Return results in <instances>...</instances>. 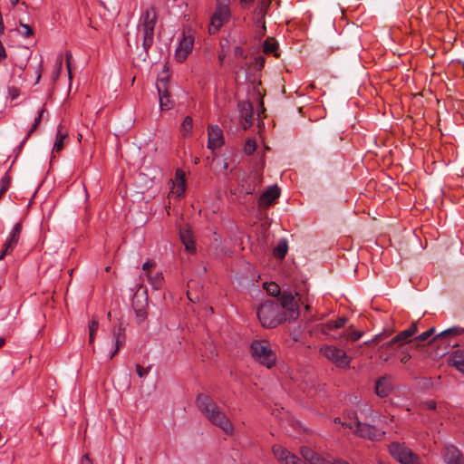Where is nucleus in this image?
Wrapping results in <instances>:
<instances>
[{"label":"nucleus","mask_w":464,"mask_h":464,"mask_svg":"<svg viewBox=\"0 0 464 464\" xmlns=\"http://www.w3.org/2000/svg\"><path fill=\"white\" fill-rule=\"evenodd\" d=\"M5 193L0 190V198L3 197Z\"/></svg>","instance_id":"nucleus-62"},{"label":"nucleus","mask_w":464,"mask_h":464,"mask_svg":"<svg viewBox=\"0 0 464 464\" xmlns=\"http://www.w3.org/2000/svg\"><path fill=\"white\" fill-rule=\"evenodd\" d=\"M80 464H92L91 459L89 458L88 454H85L82 456Z\"/></svg>","instance_id":"nucleus-53"},{"label":"nucleus","mask_w":464,"mask_h":464,"mask_svg":"<svg viewBox=\"0 0 464 464\" xmlns=\"http://www.w3.org/2000/svg\"><path fill=\"white\" fill-rule=\"evenodd\" d=\"M362 334H363V332L353 330L352 327H350L349 329H347L344 332L343 336L348 341L355 342V341L359 340L362 336Z\"/></svg>","instance_id":"nucleus-34"},{"label":"nucleus","mask_w":464,"mask_h":464,"mask_svg":"<svg viewBox=\"0 0 464 464\" xmlns=\"http://www.w3.org/2000/svg\"><path fill=\"white\" fill-rule=\"evenodd\" d=\"M6 58V52L5 49V46L3 45L2 42L0 41V62Z\"/></svg>","instance_id":"nucleus-52"},{"label":"nucleus","mask_w":464,"mask_h":464,"mask_svg":"<svg viewBox=\"0 0 464 464\" xmlns=\"http://www.w3.org/2000/svg\"><path fill=\"white\" fill-rule=\"evenodd\" d=\"M300 453L304 459L309 464H336L339 459L329 460L314 451L311 448L304 446L300 449Z\"/></svg>","instance_id":"nucleus-13"},{"label":"nucleus","mask_w":464,"mask_h":464,"mask_svg":"<svg viewBox=\"0 0 464 464\" xmlns=\"http://www.w3.org/2000/svg\"><path fill=\"white\" fill-rule=\"evenodd\" d=\"M300 453L304 459L309 464H336L339 459L329 460L314 451L311 448L304 446L300 449Z\"/></svg>","instance_id":"nucleus-14"},{"label":"nucleus","mask_w":464,"mask_h":464,"mask_svg":"<svg viewBox=\"0 0 464 464\" xmlns=\"http://www.w3.org/2000/svg\"><path fill=\"white\" fill-rule=\"evenodd\" d=\"M272 450L275 457L284 464H305L303 463L302 460L297 456L291 453L289 450H287L281 445L273 446Z\"/></svg>","instance_id":"nucleus-12"},{"label":"nucleus","mask_w":464,"mask_h":464,"mask_svg":"<svg viewBox=\"0 0 464 464\" xmlns=\"http://www.w3.org/2000/svg\"><path fill=\"white\" fill-rule=\"evenodd\" d=\"M193 120L190 116H186L181 123L180 131L183 137H189L192 133Z\"/></svg>","instance_id":"nucleus-29"},{"label":"nucleus","mask_w":464,"mask_h":464,"mask_svg":"<svg viewBox=\"0 0 464 464\" xmlns=\"http://www.w3.org/2000/svg\"><path fill=\"white\" fill-rule=\"evenodd\" d=\"M234 54L236 57L245 58L246 53L245 50L241 46H236L234 49Z\"/></svg>","instance_id":"nucleus-45"},{"label":"nucleus","mask_w":464,"mask_h":464,"mask_svg":"<svg viewBox=\"0 0 464 464\" xmlns=\"http://www.w3.org/2000/svg\"><path fill=\"white\" fill-rule=\"evenodd\" d=\"M398 343L394 341V338H392L390 341L382 343L379 348L380 358L384 362L389 361V357H384V351L392 353L394 351L398 350Z\"/></svg>","instance_id":"nucleus-24"},{"label":"nucleus","mask_w":464,"mask_h":464,"mask_svg":"<svg viewBox=\"0 0 464 464\" xmlns=\"http://www.w3.org/2000/svg\"><path fill=\"white\" fill-rule=\"evenodd\" d=\"M44 112V109H41L39 111H38V116L34 119V124L32 125V127L30 128V130H28L27 134L25 135V137L23 139V140L21 141L20 143V148H22L26 140H28V138L36 130V129L38 128V125L40 124L41 121H42V117H43V114Z\"/></svg>","instance_id":"nucleus-28"},{"label":"nucleus","mask_w":464,"mask_h":464,"mask_svg":"<svg viewBox=\"0 0 464 464\" xmlns=\"http://www.w3.org/2000/svg\"><path fill=\"white\" fill-rule=\"evenodd\" d=\"M280 196V188L276 186H269L259 197L260 206H270Z\"/></svg>","instance_id":"nucleus-19"},{"label":"nucleus","mask_w":464,"mask_h":464,"mask_svg":"<svg viewBox=\"0 0 464 464\" xmlns=\"http://www.w3.org/2000/svg\"><path fill=\"white\" fill-rule=\"evenodd\" d=\"M444 460L448 464H464V457L460 453L459 450L453 445L445 447Z\"/></svg>","instance_id":"nucleus-18"},{"label":"nucleus","mask_w":464,"mask_h":464,"mask_svg":"<svg viewBox=\"0 0 464 464\" xmlns=\"http://www.w3.org/2000/svg\"><path fill=\"white\" fill-rule=\"evenodd\" d=\"M249 107H250V111L246 112V115L244 116V120H245V122H246L244 124V129H246L247 126L251 125V123H252V115H253L252 106L249 104Z\"/></svg>","instance_id":"nucleus-44"},{"label":"nucleus","mask_w":464,"mask_h":464,"mask_svg":"<svg viewBox=\"0 0 464 464\" xmlns=\"http://www.w3.org/2000/svg\"><path fill=\"white\" fill-rule=\"evenodd\" d=\"M154 266V262L148 260L142 265V269L145 271V274L150 272L149 270Z\"/></svg>","instance_id":"nucleus-47"},{"label":"nucleus","mask_w":464,"mask_h":464,"mask_svg":"<svg viewBox=\"0 0 464 464\" xmlns=\"http://www.w3.org/2000/svg\"><path fill=\"white\" fill-rule=\"evenodd\" d=\"M392 391L391 377L388 375L379 378L374 386V392L380 398L387 397Z\"/></svg>","instance_id":"nucleus-17"},{"label":"nucleus","mask_w":464,"mask_h":464,"mask_svg":"<svg viewBox=\"0 0 464 464\" xmlns=\"http://www.w3.org/2000/svg\"><path fill=\"white\" fill-rule=\"evenodd\" d=\"M22 228L23 226L21 222H18L14 226L6 241L4 244V248L3 251L1 252L0 259H3L5 256L13 252V250L16 247L20 239Z\"/></svg>","instance_id":"nucleus-10"},{"label":"nucleus","mask_w":464,"mask_h":464,"mask_svg":"<svg viewBox=\"0 0 464 464\" xmlns=\"http://www.w3.org/2000/svg\"><path fill=\"white\" fill-rule=\"evenodd\" d=\"M434 333H435V328L431 327L429 330H427L426 332H424V333L420 334V335H418L417 337H415L413 339V341L417 345H420L421 343L428 341L434 334Z\"/></svg>","instance_id":"nucleus-33"},{"label":"nucleus","mask_w":464,"mask_h":464,"mask_svg":"<svg viewBox=\"0 0 464 464\" xmlns=\"http://www.w3.org/2000/svg\"><path fill=\"white\" fill-rule=\"evenodd\" d=\"M146 277L155 290H159L162 287L164 277L161 272H158L154 276H152L150 272H148L146 273Z\"/></svg>","instance_id":"nucleus-26"},{"label":"nucleus","mask_w":464,"mask_h":464,"mask_svg":"<svg viewBox=\"0 0 464 464\" xmlns=\"http://www.w3.org/2000/svg\"><path fill=\"white\" fill-rule=\"evenodd\" d=\"M336 464H349V463L346 461H343V460H338Z\"/></svg>","instance_id":"nucleus-59"},{"label":"nucleus","mask_w":464,"mask_h":464,"mask_svg":"<svg viewBox=\"0 0 464 464\" xmlns=\"http://www.w3.org/2000/svg\"><path fill=\"white\" fill-rule=\"evenodd\" d=\"M105 270H106L107 272H109V271H110V266L106 267V269H105Z\"/></svg>","instance_id":"nucleus-64"},{"label":"nucleus","mask_w":464,"mask_h":464,"mask_svg":"<svg viewBox=\"0 0 464 464\" xmlns=\"http://www.w3.org/2000/svg\"><path fill=\"white\" fill-rule=\"evenodd\" d=\"M256 149V141L251 139H247L246 140L245 146H244V151L246 155H252Z\"/></svg>","instance_id":"nucleus-36"},{"label":"nucleus","mask_w":464,"mask_h":464,"mask_svg":"<svg viewBox=\"0 0 464 464\" xmlns=\"http://www.w3.org/2000/svg\"><path fill=\"white\" fill-rule=\"evenodd\" d=\"M464 333V328H460L459 326H452L447 330L442 331L438 335H436L432 341L442 340L444 338L450 336H457Z\"/></svg>","instance_id":"nucleus-25"},{"label":"nucleus","mask_w":464,"mask_h":464,"mask_svg":"<svg viewBox=\"0 0 464 464\" xmlns=\"http://www.w3.org/2000/svg\"><path fill=\"white\" fill-rule=\"evenodd\" d=\"M391 354H392V353H387V352H385V351H384V357H389V358H390Z\"/></svg>","instance_id":"nucleus-61"},{"label":"nucleus","mask_w":464,"mask_h":464,"mask_svg":"<svg viewBox=\"0 0 464 464\" xmlns=\"http://www.w3.org/2000/svg\"><path fill=\"white\" fill-rule=\"evenodd\" d=\"M11 184V177L6 173L5 176L1 179V187L0 190L4 193H5Z\"/></svg>","instance_id":"nucleus-39"},{"label":"nucleus","mask_w":464,"mask_h":464,"mask_svg":"<svg viewBox=\"0 0 464 464\" xmlns=\"http://www.w3.org/2000/svg\"><path fill=\"white\" fill-rule=\"evenodd\" d=\"M150 370L151 365H149L147 368H143L141 365L136 364V372L140 378L146 377Z\"/></svg>","instance_id":"nucleus-40"},{"label":"nucleus","mask_w":464,"mask_h":464,"mask_svg":"<svg viewBox=\"0 0 464 464\" xmlns=\"http://www.w3.org/2000/svg\"><path fill=\"white\" fill-rule=\"evenodd\" d=\"M250 352L255 361L267 369L273 368L276 363V350L271 343L266 339L254 340L250 344Z\"/></svg>","instance_id":"nucleus-4"},{"label":"nucleus","mask_w":464,"mask_h":464,"mask_svg":"<svg viewBox=\"0 0 464 464\" xmlns=\"http://www.w3.org/2000/svg\"><path fill=\"white\" fill-rule=\"evenodd\" d=\"M256 26L261 27L263 29V34H266V20H265L266 15L256 14Z\"/></svg>","instance_id":"nucleus-42"},{"label":"nucleus","mask_w":464,"mask_h":464,"mask_svg":"<svg viewBox=\"0 0 464 464\" xmlns=\"http://www.w3.org/2000/svg\"><path fill=\"white\" fill-rule=\"evenodd\" d=\"M136 316L140 320H144L147 317V313L144 309H138L135 311Z\"/></svg>","instance_id":"nucleus-48"},{"label":"nucleus","mask_w":464,"mask_h":464,"mask_svg":"<svg viewBox=\"0 0 464 464\" xmlns=\"http://www.w3.org/2000/svg\"><path fill=\"white\" fill-rule=\"evenodd\" d=\"M196 402L199 411L212 424L220 428L227 435L233 433V424L209 395L199 393Z\"/></svg>","instance_id":"nucleus-2"},{"label":"nucleus","mask_w":464,"mask_h":464,"mask_svg":"<svg viewBox=\"0 0 464 464\" xmlns=\"http://www.w3.org/2000/svg\"><path fill=\"white\" fill-rule=\"evenodd\" d=\"M219 60L222 62L224 60V56H219Z\"/></svg>","instance_id":"nucleus-63"},{"label":"nucleus","mask_w":464,"mask_h":464,"mask_svg":"<svg viewBox=\"0 0 464 464\" xmlns=\"http://www.w3.org/2000/svg\"><path fill=\"white\" fill-rule=\"evenodd\" d=\"M62 63H63L62 58H59V59H58V62H57L59 70H60V69H61V67H62Z\"/></svg>","instance_id":"nucleus-58"},{"label":"nucleus","mask_w":464,"mask_h":464,"mask_svg":"<svg viewBox=\"0 0 464 464\" xmlns=\"http://www.w3.org/2000/svg\"><path fill=\"white\" fill-rule=\"evenodd\" d=\"M176 179H177V188L176 194L180 197L185 193L186 185H185V177L184 173L181 170H177L176 172Z\"/></svg>","instance_id":"nucleus-30"},{"label":"nucleus","mask_w":464,"mask_h":464,"mask_svg":"<svg viewBox=\"0 0 464 464\" xmlns=\"http://www.w3.org/2000/svg\"><path fill=\"white\" fill-rule=\"evenodd\" d=\"M418 332V324L412 323L409 328L400 332L396 336H394V341L397 342L398 347L401 348L407 343H414L411 338Z\"/></svg>","instance_id":"nucleus-16"},{"label":"nucleus","mask_w":464,"mask_h":464,"mask_svg":"<svg viewBox=\"0 0 464 464\" xmlns=\"http://www.w3.org/2000/svg\"><path fill=\"white\" fill-rule=\"evenodd\" d=\"M398 351L401 353V355H400L401 362L407 363L411 358V355L407 351V348L402 346V347L399 348Z\"/></svg>","instance_id":"nucleus-37"},{"label":"nucleus","mask_w":464,"mask_h":464,"mask_svg":"<svg viewBox=\"0 0 464 464\" xmlns=\"http://www.w3.org/2000/svg\"><path fill=\"white\" fill-rule=\"evenodd\" d=\"M230 17V0H218L216 10L210 19L208 33L210 34L218 33L223 24L229 21Z\"/></svg>","instance_id":"nucleus-6"},{"label":"nucleus","mask_w":464,"mask_h":464,"mask_svg":"<svg viewBox=\"0 0 464 464\" xmlns=\"http://www.w3.org/2000/svg\"><path fill=\"white\" fill-rule=\"evenodd\" d=\"M67 140L68 131L63 125L59 124L57 127L56 139L53 144V152H60L63 149Z\"/></svg>","instance_id":"nucleus-21"},{"label":"nucleus","mask_w":464,"mask_h":464,"mask_svg":"<svg viewBox=\"0 0 464 464\" xmlns=\"http://www.w3.org/2000/svg\"><path fill=\"white\" fill-rule=\"evenodd\" d=\"M166 82H161L157 84L160 96V107L161 111H169L174 106V102L170 99L169 92L165 89Z\"/></svg>","instance_id":"nucleus-20"},{"label":"nucleus","mask_w":464,"mask_h":464,"mask_svg":"<svg viewBox=\"0 0 464 464\" xmlns=\"http://www.w3.org/2000/svg\"><path fill=\"white\" fill-rule=\"evenodd\" d=\"M266 291L267 293L270 295H282L280 293V287L277 284L272 282L270 284L267 285V287H266Z\"/></svg>","instance_id":"nucleus-38"},{"label":"nucleus","mask_w":464,"mask_h":464,"mask_svg":"<svg viewBox=\"0 0 464 464\" xmlns=\"http://www.w3.org/2000/svg\"><path fill=\"white\" fill-rule=\"evenodd\" d=\"M258 34H259L260 36L265 35V34H263V29L261 27H260V30H259Z\"/></svg>","instance_id":"nucleus-60"},{"label":"nucleus","mask_w":464,"mask_h":464,"mask_svg":"<svg viewBox=\"0 0 464 464\" xmlns=\"http://www.w3.org/2000/svg\"><path fill=\"white\" fill-rule=\"evenodd\" d=\"M96 333L89 332V343L92 344L95 339Z\"/></svg>","instance_id":"nucleus-55"},{"label":"nucleus","mask_w":464,"mask_h":464,"mask_svg":"<svg viewBox=\"0 0 464 464\" xmlns=\"http://www.w3.org/2000/svg\"><path fill=\"white\" fill-rule=\"evenodd\" d=\"M9 2L12 7H15L18 5L19 0H9Z\"/></svg>","instance_id":"nucleus-56"},{"label":"nucleus","mask_w":464,"mask_h":464,"mask_svg":"<svg viewBox=\"0 0 464 464\" xmlns=\"http://www.w3.org/2000/svg\"><path fill=\"white\" fill-rule=\"evenodd\" d=\"M347 322L346 317H339L335 321H329L324 324V329L327 331H333L334 329L343 328Z\"/></svg>","instance_id":"nucleus-31"},{"label":"nucleus","mask_w":464,"mask_h":464,"mask_svg":"<svg viewBox=\"0 0 464 464\" xmlns=\"http://www.w3.org/2000/svg\"><path fill=\"white\" fill-rule=\"evenodd\" d=\"M343 425L350 430H353L354 433L360 438L371 441H381L385 436V431L373 425L360 421L357 417H355L353 421L344 422Z\"/></svg>","instance_id":"nucleus-5"},{"label":"nucleus","mask_w":464,"mask_h":464,"mask_svg":"<svg viewBox=\"0 0 464 464\" xmlns=\"http://www.w3.org/2000/svg\"><path fill=\"white\" fill-rule=\"evenodd\" d=\"M320 353L337 368L346 369L350 366L351 357L341 348L325 344L320 348Z\"/></svg>","instance_id":"nucleus-7"},{"label":"nucleus","mask_w":464,"mask_h":464,"mask_svg":"<svg viewBox=\"0 0 464 464\" xmlns=\"http://www.w3.org/2000/svg\"><path fill=\"white\" fill-rule=\"evenodd\" d=\"M277 49V43L274 38H267L263 44V51L266 53H272Z\"/></svg>","instance_id":"nucleus-35"},{"label":"nucleus","mask_w":464,"mask_h":464,"mask_svg":"<svg viewBox=\"0 0 464 464\" xmlns=\"http://www.w3.org/2000/svg\"><path fill=\"white\" fill-rule=\"evenodd\" d=\"M179 237L182 244L185 246V249L189 253L196 252L195 242L193 239V235L190 229L188 228H181L179 231Z\"/></svg>","instance_id":"nucleus-22"},{"label":"nucleus","mask_w":464,"mask_h":464,"mask_svg":"<svg viewBox=\"0 0 464 464\" xmlns=\"http://www.w3.org/2000/svg\"><path fill=\"white\" fill-rule=\"evenodd\" d=\"M112 341L114 343V348L108 356L109 360H111L126 343L125 328L122 327L121 324H120L118 327L113 328Z\"/></svg>","instance_id":"nucleus-15"},{"label":"nucleus","mask_w":464,"mask_h":464,"mask_svg":"<svg viewBox=\"0 0 464 464\" xmlns=\"http://www.w3.org/2000/svg\"><path fill=\"white\" fill-rule=\"evenodd\" d=\"M389 453L401 464H418L419 457L404 443L392 442L389 445Z\"/></svg>","instance_id":"nucleus-8"},{"label":"nucleus","mask_w":464,"mask_h":464,"mask_svg":"<svg viewBox=\"0 0 464 464\" xmlns=\"http://www.w3.org/2000/svg\"><path fill=\"white\" fill-rule=\"evenodd\" d=\"M65 58H66V63H67V69H68V72H69V76L71 77V64H70V60L72 58V53L70 52H67L66 54H65Z\"/></svg>","instance_id":"nucleus-50"},{"label":"nucleus","mask_w":464,"mask_h":464,"mask_svg":"<svg viewBox=\"0 0 464 464\" xmlns=\"http://www.w3.org/2000/svg\"><path fill=\"white\" fill-rule=\"evenodd\" d=\"M388 336H389V334H386L385 332L381 333V334L375 335L374 338L372 339L371 341L365 342V344H370L371 343H379Z\"/></svg>","instance_id":"nucleus-43"},{"label":"nucleus","mask_w":464,"mask_h":464,"mask_svg":"<svg viewBox=\"0 0 464 464\" xmlns=\"http://www.w3.org/2000/svg\"><path fill=\"white\" fill-rule=\"evenodd\" d=\"M295 295L291 292L284 291L279 296V303L267 300L261 304L256 314L261 325L265 328H276L286 320H296L299 317V307Z\"/></svg>","instance_id":"nucleus-1"},{"label":"nucleus","mask_w":464,"mask_h":464,"mask_svg":"<svg viewBox=\"0 0 464 464\" xmlns=\"http://www.w3.org/2000/svg\"><path fill=\"white\" fill-rule=\"evenodd\" d=\"M288 245L285 239H282L278 242L276 246L274 248L273 255L278 259H283L287 254Z\"/></svg>","instance_id":"nucleus-27"},{"label":"nucleus","mask_w":464,"mask_h":464,"mask_svg":"<svg viewBox=\"0 0 464 464\" xmlns=\"http://www.w3.org/2000/svg\"><path fill=\"white\" fill-rule=\"evenodd\" d=\"M99 328V323L94 318L89 324V332L96 333Z\"/></svg>","instance_id":"nucleus-46"},{"label":"nucleus","mask_w":464,"mask_h":464,"mask_svg":"<svg viewBox=\"0 0 464 464\" xmlns=\"http://www.w3.org/2000/svg\"><path fill=\"white\" fill-rule=\"evenodd\" d=\"M255 0H239L240 2V5L243 6V7H248L250 6L253 3H254Z\"/></svg>","instance_id":"nucleus-54"},{"label":"nucleus","mask_w":464,"mask_h":464,"mask_svg":"<svg viewBox=\"0 0 464 464\" xmlns=\"http://www.w3.org/2000/svg\"><path fill=\"white\" fill-rule=\"evenodd\" d=\"M158 20V12L155 6L147 8L140 18L138 34L141 35L142 47L146 53L154 43V30Z\"/></svg>","instance_id":"nucleus-3"},{"label":"nucleus","mask_w":464,"mask_h":464,"mask_svg":"<svg viewBox=\"0 0 464 464\" xmlns=\"http://www.w3.org/2000/svg\"><path fill=\"white\" fill-rule=\"evenodd\" d=\"M450 364L464 374V351L454 352L450 359Z\"/></svg>","instance_id":"nucleus-23"},{"label":"nucleus","mask_w":464,"mask_h":464,"mask_svg":"<svg viewBox=\"0 0 464 464\" xmlns=\"http://www.w3.org/2000/svg\"><path fill=\"white\" fill-rule=\"evenodd\" d=\"M19 25L21 28L24 29L23 32H21V34L24 36V37H29L31 35H33L34 34V31L32 29V27L26 24H24L23 22H20L19 23Z\"/></svg>","instance_id":"nucleus-41"},{"label":"nucleus","mask_w":464,"mask_h":464,"mask_svg":"<svg viewBox=\"0 0 464 464\" xmlns=\"http://www.w3.org/2000/svg\"><path fill=\"white\" fill-rule=\"evenodd\" d=\"M194 46V36L190 29L184 30L182 38L175 52V58L179 63L184 62Z\"/></svg>","instance_id":"nucleus-9"},{"label":"nucleus","mask_w":464,"mask_h":464,"mask_svg":"<svg viewBox=\"0 0 464 464\" xmlns=\"http://www.w3.org/2000/svg\"><path fill=\"white\" fill-rule=\"evenodd\" d=\"M426 409L428 410H430V411H434L436 410V402L434 401H428L424 403Z\"/></svg>","instance_id":"nucleus-49"},{"label":"nucleus","mask_w":464,"mask_h":464,"mask_svg":"<svg viewBox=\"0 0 464 464\" xmlns=\"http://www.w3.org/2000/svg\"><path fill=\"white\" fill-rule=\"evenodd\" d=\"M271 5V0H259L257 6L255 10L256 14L266 15L268 9Z\"/></svg>","instance_id":"nucleus-32"},{"label":"nucleus","mask_w":464,"mask_h":464,"mask_svg":"<svg viewBox=\"0 0 464 464\" xmlns=\"http://www.w3.org/2000/svg\"><path fill=\"white\" fill-rule=\"evenodd\" d=\"M208 148L215 150L224 144L223 130L218 125H210L208 128Z\"/></svg>","instance_id":"nucleus-11"},{"label":"nucleus","mask_w":464,"mask_h":464,"mask_svg":"<svg viewBox=\"0 0 464 464\" xmlns=\"http://www.w3.org/2000/svg\"><path fill=\"white\" fill-rule=\"evenodd\" d=\"M5 338H0V348H1L2 346H4V345H5Z\"/></svg>","instance_id":"nucleus-57"},{"label":"nucleus","mask_w":464,"mask_h":464,"mask_svg":"<svg viewBox=\"0 0 464 464\" xmlns=\"http://www.w3.org/2000/svg\"><path fill=\"white\" fill-rule=\"evenodd\" d=\"M242 190L246 192V194L252 195L255 192V187L248 185L247 187H242Z\"/></svg>","instance_id":"nucleus-51"}]
</instances>
